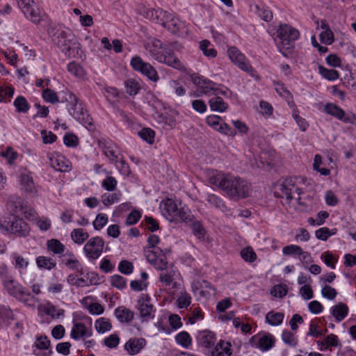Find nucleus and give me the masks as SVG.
I'll return each instance as SVG.
<instances>
[{"label":"nucleus","mask_w":356,"mask_h":356,"mask_svg":"<svg viewBox=\"0 0 356 356\" xmlns=\"http://www.w3.org/2000/svg\"><path fill=\"white\" fill-rule=\"evenodd\" d=\"M144 254L147 261L156 269L163 271L167 269L168 259L161 248H144Z\"/></svg>","instance_id":"9d476101"},{"label":"nucleus","mask_w":356,"mask_h":356,"mask_svg":"<svg viewBox=\"0 0 356 356\" xmlns=\"http://www.w3.org/2000/svg\"><path fill=\"white\" fill-rule=\"evenodd\" d=\"M13 320L14 314L13 310L8 306L0 305V323L8 325Z\"/></svg>","instance_id":"2f4dec72"},{"label":"nucleus","mask_w":356,"mask_h":356,"mask_svg":"<svg viewBox=\"0 0 356 356\" xmlns=\"http://www.w3.org/2000/svg\"><path fill=\"white\" fill-rule=\"evenodd\" d=\"M164 17L163 22L160 24L172 33L176 34L184 27V24L174 14L166 11V16Z\"/></svg>","instance_id":"6ab92c4d"},{"label":"nucleus","mask_w":356,"mask_h":356,"mask_svg":"<svg viewBox=\"0 0 356 356\" xmlns=\"http://www.w3.org/2000/svg\"><path fill=\"white\" fill-rule=\"evenodd\" d=\"M176 342L185 348H188L192 344V339L190 334L186 332L182 331L177 334L175 337Z\"/></svg>","instance_id":"58836bf2"},{"label":"nucleus","mask_w":356,"mask_h":356,"mask_svg":"<svg viewBox=\"0 0 356 356\" xmlns=\"http://www.w3.org/2000/svg\"><path fill=\"white\" fill-rule=\"evenodd\" d=\"M42 96L45 102L51 104H56L60 102L57 93L49 88H46L43 90Z\"/></svg>","instance_id":"a18cd8bd"},{"label":"nucleus","mask_w":356,"mask_h":356,"mask_svg":"<svg viewBox=\"0 0 356 356\" xmlns=\"http://www.w3.org/2000/svg\"><path fill=\"white\" fill-rule=\"evenodd\" d=\"M241 257L248 262H254L257 259V254L251 247H246L241 252Z\"/></svg>","instance_id":"603ef678"},{"label":"nucleus","mask_w":356,"mask_h":356,"mask_svg":"<svg viewBox=\"0 0 356 356\" xmlns=\"http://www.w3.org/2000/svg\"><path fill=\"white\" fill-rule=\"evenodd\" d=\"M63 142L67 147H75L78 145L79 138L75 134L67 133L63 137Z\"/></svg>","instance_id":"052dcab7"},{"label":"nucleus","mask_w":356,"mask_h":356,"mask_svg":"<svg viewBox=\"0 0 356 356\" xmlns=\"http://www.w3.org/2000/svg\"><path fill=\"white\" fill-rule=\"evenodd\" d=\"M334 233V232H332L329 228L325 227L317 229L315 232V235L318 239L326 241L330 236H332Z\"/></svg>","instance_id":"e2e57ef3"},{"label":"nucleus","mask_w":356,"mask_h":356,"mask_svg":"<svg viewBox=\"0 0 356 356\" xmlns=\"http://www.w3.org/2000/svg\"><path fill=\"white\" fill-rule=\"evenodd\" d=\"M191 79L195 85L201 88V91L203 94H213L214 95H222L224 96H229L231 94V91L227 88H218L217 83L197 74H191Z\"/></svg>","instance_id":"0eeeda50"},{"label":"nucleus","mask_w":356,"mask_h":356,"mask_svg":"<svg viewBox=\"0 0 356 356\" xmlns=\"http://www.w3.org/2000/svg\"><path fill=\"white\" fill-rule=\"evenodd\" d=\"M216 334L208 330L200 331L197 335V341L199 346L205 348V352H209L216 343Z\"/></svg>","instance_id":"a211bd4d"},{"label":"nucleus","mask_w":356,"mask_h":356,"mask_svg":"<svg viewBox=\"0 0 356 356\" xmlns=\"http://www.w3.org/2000/svg\"><path fill=\"white\" fill-rule=\"evenodd\" d=\"M277 33L280 39V42L277 44V47L284 56H287L294 47V41L299 38L300 33L295 28L283 24L280 25Z\"/></svg>","instance_id":"423d86ee"},{"label":"nucleus","mask_w":356,"mask_h":356,"mask_svg":"<svg viewBox=\"0 0 356 356\" xmlns=\"http://www.w3.org/2000/svg\"><path fill=\"white\" fill-rule=\"evenodd\" d=\"M140 13L146 19L159 24L163 22L164 16H166V11L161 9H153L146 7H143Z\"/></svg>","instance_id":"412c9836"},{"label":"nucleus","mask_w":356,"mask_h":356,"mask_svg":"<svg viewBox=\"0 0 356 356\" xmlns=\"http://www.w3.org/2000/svg\"><path fill=\"white\" fill-rule=\"evenodd\" d=\"M95 327L97 332L104 333L111 330L112 325L108 319L102 317L95 321Z\"/></svg>","instance_id":"a19ab883"},{"label":"nucleus","mask_w":356,"mask_h":356,"mask_svg":"<svg viewBox=\"0 0 356 356\" xmlns=\"http://www.w3.org/2000/svg\"><path fill=\"white\" fill-rule=\"evenodd\" d=\"M103 93L109 102H112L119 95L118 90L115 88L112 87L105 88Z\"/></svg>","instance_id":"774afa93"},{"label":"nucleus","mask_w":356,"mask_h":356,"mask_svg":"<svg viewBox=\"0 0 356 356\" xmlns=\"http://www.w3.org/2000/svg\"><path fill=\"white\" fill-rule=\"evenodd\" d=\"M191 302V297L188 293H184L177 299L178 307L181 309L187 308Z\"/></svg>","instance_id":"69168bd1"},{"label":"nucleus","mask_w":356,"mask_h":356,"mask_svg":"<svg viewBox=\"0 0 356 356\" xmlns=\"http://www.w3.org/2000/svg\"><path fill=\"white\" fill-rule=\"evenodd\" d=\"M300 177H289L283 181H278L275 186V196L280 198H286L290 202L293 198V194L300 195L302 191L300 184L302 182Z\"/></svg>","instance_id":"39448f33"},{"label":"nucleus","mask_w":356,"mask_h":356,"mask_svg":"<svg viewBox=\"0 0 356 356\" xmlns=\"http://www.w3.org/2000/svg\"><path fill=\"white\" fill-rule=\"evenodd\" d=\"M227 54L231 60L241 70L250 74H252L254 72L249 60L236 47H232L229 48Z\"/></svg>","instance_id":"4468645a"},{"label":"nucleus","mask_w":356,"mask_h":356,"mask_svg":"<svg viewBox=\"0 0 356 356\" xmlns=\"http://www.w3.org/2000/svg\"><path fill=\"white\" fill-rule=\"evenodd\" d=\"M211 42L204 40L200 42V48L202 51L204 56L207 57L214 58L217 55V51L213 48H209Z\"/></svg>","instance_id":"49530a36"},{"label":"nucleus","mask_w":356,"mask_h":356,"mask_svg":"<svg viewBox=\"0 0 356 356\" xmlns=\"http://www.w3.org/2000/svg\"><path fill=\"white\" fill-rule=\"evenodd\" d=\"M283 341L289 346L295 347L298 344V339L290 331L284 330L282 334Z\"/></svg>","instance_id":"3c124183"},{"label":"nucleus","mask_w":356,"mask_h":356,"mask_svg":"<svg viewBox=\"0 0 356 356\" xmlns=\"http://www.w3.org/2000/svg\"><path fill=\"white\" fill-rule=\"evenodd\" d=\"M70 236L72 240L76 244H83L89 237L88 232H85L83 229L76 228L74 229Z\"/></svg>","instance_id":"72a5a7b5"},{"label":"nucleus","mask_w":356,"mask_h":356,"mask_svg":"<svg viewBox=\"0 0 356 356\" xmlns=\"http://www.w3.org/2000/svg\"><path fill=\"white\" fill-rule=\"evenodd\" d=\"M70 114L77 121L81 123L88 129L94 127L93 120L88 114V111L84 108L81 104H77L76 107L68 108Z\"/></svg>","instance_id":"2eb2a0df"},{"label":"nucleus","mask_w":356,"mask_h":356,"mask_svg":"<svg viewBox=\"0 0 356 356\" xmlns=\"http://www.w3.org/2000/svg\"><path fill=\"white\" fill-rule=\"evenodd\" d=\"M48 249L54 254H59L64 252L65 245L58 240L52 238L47 241Z\"/></svg>","instance_id":"79ce46f5"},{"label":"nucleus","mask_w":356,"mask_h":356,"mask_svg":"<svg viewBox=\"0 0 356 356\" xmlns=\"http://www.w3.org/2000/svg\"><path fill=\"white\" fill-rule=\"evenodd\" d=\"M145 345L146 341L145 339L131 338L126 342L124 348L129 355H134L139 353Z\"/></svg>","instance_id":"5701e85b"},{"label":"nucleus","mask_w":356,"mask_h":356,"mask_svg":"<svg viewBox=\"0 0 356 356\" xmlns=\"http://www.w3.org/2000/svg\"><path fill=\"white\" fill-rule=\"evenodd\" d=\"M118 181L115 177L108 176L102 181V186L108 191H113L117 187Z\"/></svg>","instance_id":"6e6d98bb"},{"label":"nucleus","mask_w":356,"mask_h":356,"mask_svg":"<svg viewBox=\"0 0 356 356\" xmlns=\"http://www.w3.org/2000/svg\"><path fill=\"white\" fill-rule=\"evenodd\" d=\"M16 110L19 113H26L30 108V104L23 96H18L13 102Z\"/></svg>","instance_id":"ea45409f"},{"label":"nucleus","mask_w":356,"mask_h":356,"mask_svg":"<svg viewBox=\"0 0 356 356\" xmlns=\"http://www.w3.org/2000/svg\"><path fill=\"white\" fill-rule=\"evenodd\" d=\"M208 356H231L232 354L230 343L220 340L209 352H205Z\"/></svg>","instance_id":"aec40b11"},{"label":"nucleus","mask_w":356,"mask_h":356,"mask_svg":"<svg viewBox=\"0 0 356 356\" xmlns=\"http://www.w3.org/2000/svg\"><path fill=\"white\" fill-rule=\"evenodd\" d=\"M115 315L121 323H129L134 318V312L124 307H119L115 309Z\"/></svg>","instance_id":"a878e982"},{"label":"nucleus","mask_w":356,"mask_h":356,"mask_svg":"<svg viewBox=\"0 0 356 356\" xmlns=\"http://www.w3.org/2000/svg\"><path fill=\"white\" fill-rule=\"evenodd\" d=\"M324 111L343 122H345L348 114L341 108L332 103L326 104L324 107Z\"/></svg>","instance_id":"b1692460"},{"label":"nucleus","mask_w":356,"mask_h":356,"mask_svg":"<svg viewBox=\"0 0 356 356\" xmlns=\"http://www.w3.org/2000/svg\"><path fill=\"white\" fill-rule=\"evenodd\" d=\"M193 220V216L191 214L190 209L186 206L178 208L175 215V218H173V221L183 222L185 223L191 222Z\"/></svg>","instance_id":"bb28decb"},{"label":"nucleus","mask_w":356,"mask_h":356,"mask_svg":"<svg viewBox=\"0 0 356 356\" xmlns=\"http://www.w3.org/2000/svg\"><path fill=\"white\" fill-rule=\"evenodd\" d=\"M162 213L165 217L171 222H173L175 215L178 210V206L171 198H166L162 200L161 203Z\"/></svg>","instance_id":"4be33fe9"},{"label":"nucleus","mask_w":356,"mask_h":356,"mask_svg":"<svg viewBox=\"0 0 356 356\" xmlns=\"http://www.w3.org/2000/svg\"><path fill=\"white\" fill-rule=\"evenodd\" d=\"M22 12L26 17L34 24H39L41 21V12L35 3L26 9H24Z\"/></svg>","instance_id":"c85d7f7f"},{"label":"nucleus","mask_w":356,"mask_h":356,"mask_svg":"<svg viewBox=\"0 0 356 356\" xmlns=\"http://www.w3.org/2000/svg\"><path fill=\"white\" fill-rule=\"evenodd\" d=\"M34 346L40 350H47L50 347V341L47 336H39L36 338Z\"/></svg>","instance_id":"bf43d9fd"},{"label":"nucleus","mask_w":356,"mask_h":356,"mask_svg":"<svg viewBox=\"0 0 356 356\" xmlns=\"http://www.w3.org/2000/svg\"><path fill=\"white\" fill-rule=\"evenodd\" d=\"M193 232L198 238H204L205 234V229H204L202 223L200 221H193Z\"/></svg>","instance_id":"0e129e2a"},{"label":"nucleus","mask_w":356,"mask_h":356,"mask_svg":"<svg viewBox=\"0 0 356 356\" xmlns=\"http://www.w3.org/2000/svg\"><path fill=\"white\" fill-rule=\"evenodd\" d=\"M92 333L89 332L83 323H74L71 330L70 337L74 339H79L81 337H90Z\"/></svg>","instance_id":"393cba45"},{"label":"nucleus","mask_w":356,"mask_h":356,"mask_svg":"<svg viewBox=\"0 0 356 356\" xmlns=\"http://www.w3.org/2000/svg\"><path fill=\"white\" fill-rule=\"evenodd\" d=\"M206 122L210 127H213L215 130L219 131V129H222L221 124L222 123V118L216 115H209L206 118Z\"/></svg>","instance_id":"09e8293b"},{"label":"nucleus","mask_w":356,"mask_h":356,"mask_svg":"<svg viewBox=\"0 0 356 356\" xmlns=\"http://www.w3.org/2000/svg\"><path fill=\"white\" fill-rule=\"evenodd\" d=\"M36 264L39 268H43L49 270L54 268L56 266V262L54 259L44 256H40L37 257Z\"/></svg>","instance_id":"f704fd0d"},{"label":"nucleus","mask_w":356,"mask_h":356,"mask_svg":"<svg viewBox=\"0 0 356 356\" xmlns=\"http://www.w3.org/2000/svg\"><path fill=\"white\" fill-rule=\"evenodd\" d=\"M49 165L57 171L68 172L71 170V165L63 155L57 153H49L47 154Z\"/></svg>","instance_id":"f3484780"},{"label":"nucleus","mask_w":356,"mask_h":356,"mask_svg":"<svg viewBox=\"0 0 356 356\" xmlns=\"http://www.w3.org/2000/svg\"><path fill=\"white\" fill-rule=\"evenodd\" d=\"M0 229L5 230L19 237H26L29 234L30 227L22 219L17 217H13L12 220H5L0 224Z\"/></svg>","instance_id":"6e6552de"},{"label":"nucleus","mask_w":356,"mask_h":356,"mask_svg":"<svg viewBox=\"0 0 356 356\" xmlns=\"http://www.w3.org/2000/svg\"><path fill=\"white\" fill-rule=\"evenodd\" d=\"M275 342V337L272 334H268L264 335L259 339V348L262 351H267L274 346Z\"/></svg>","instance_id":"473e14b6"},{"label":"nucleus","mask_w":356,"mask_h":356,"mask_svg":"<svg viewBox=\"0 0 356 356\" xmlns=\"http://www.w3.org/2000/svg\"><path fill=\"white\" fill-rule=\"evenodd\" d=\"M62 97L60 99L61 102H67L68 108L76 107L79 104L78 97L72 92L68 90L62 91Z\"/></svg>","instance_id":"c9c22d12"},{"label":"nucleus","mask_w":356,"mask_h":356,"mask_svg":"<svg viewBox=\"0 0 356 356\" xmlns=\"http://www.w3.org/2000/svg\"><path fill=\"white\" fill-rule=\"evenodd\" d=\"M3 285L8 293L26 306H34L38 299L11 276L1 273Z\"/></svg>","instance_id":"20e7f679"},{"label":"nucleus","mask_w":356,"mask_h":356,"mask_svg":"<svg viewBox=\"0 0 356 356\" xmlns=\"http://www.w3.org/2000/svg\"><path fill=\"white\" fill-rule=\"evenodd\" d=\"M318 70L319 74L329 81H335L339 77V72L335 70L327 69L322 65H319Z\"/></svg>","instance_id":"4c0bfd02"},{"label":"nucleus","mask_w":356,"mask_h":356,"mask_svg":"<svg viewBox=\"0 0 356 356\" xmlns=\"http://www.w3.org/2000/svg\"><path fill=\"white\" fill-rule=\"evenodd\" d=\"M127 92L130 95H136L140 90L139 83L134 79H128L125 82Z\"/></svg>","instance_id":"de8ad7c7"},{"label":"nucleus","mask_w":356,"mask_h":356,"mask_svg":"<svg viewBox=\"0 0 356 356\" xmlns=\"http://www.w3.org/2000/svg\"><path fill=\"white\" fill-rule=\"evenodd\" d=\"M67 71L72 75L81 78L84 76L85 72L82 67L77 63L72 61L67 65Z\"/></svg>","instance_id":"37998d69"},{"label":"nucleus","mask_w":356,"mask_h":356,"mask_svg":"<svg viewBox=\"0 0 356 356\" xmlns=\"http://www.w3.org/2000/svg\"><path fill=\"white\" fill-rule=\"evenodd\" d=\"M98 145L109 161L117 165L121 156L119 148L112 141L106 139L99 140Z\"/></svg>","instance_id":"dca6fc26"},{"label":"nucleus","mask_w":356,"mask_h":356,"mask_svg":"<svg viewBox=\"0 0 356 356\" xmlns=\"http://www.w3.org/2000/svg\"><path fill=\"white\" fill-rule=\"evenodd\" d=\"M102 202L106 207L111 205L115 202H118L120 200L119 195L117 193H105L102 196Z\"/></svg>","instance_id":"680f3d73"},{"label":"nucleus","mask_w":356,"mask_h":356,"mask_svg":"<svg viewBox=\"0 0 356 356\" xmlns=\"http://www.w3.org/2000/svg\"><path fill=\"white\" fill-rule=\"evenodd\" d=\"M284 314L282 312H275L273 311L269 312L266 316V321L271 325H280L284 319Z\"/></svg>","instance_id":"e433bc0d"},{"label":"nucleus","mask_w":356,"mask_h":356,"mask_svg":"<svg viewBox=\"0 0 356 356\" xmlns=\"http://www.w3.org/2000/svg\"><path fill=\"white\" fill-rule=\"evenodd\" d=\"M47 32L65 56L71 58L79 56L81 44L71 30L60 25H50Z\"/></svg>","instance_id":"f03ea898"},{"label":"nucleus","mask_w":356,"mask_h":356,"mask_svg":"<svg viewBox=\"0 0 356 356\" xmlns=\"http://www.w3.org/2000/svg\"><path fill=\"white\" fill-rule=\"evenodd\" d=\"M108 222V216L105 213H99L93 221L92 225L96 230H100Z\"/></svg>","instance_id":"5fc2aeb1"},{"label":"nucleus","mask_w":356,"mask_h":356,"mask_svg":"<svg viewBox=\"0 0 356 356\" xmlns=\"http://www.w3.org/2000/svg\"><path fill=\"white\" fill-rule=\"evenodd\" d=\"M210 108L213 111L224 112L228 108V104L218 95L211 98L209 101Z\"/></svg>","instance_id":"c756f323"},{"label":"nucleus","mask_w":356,"mask_h":356,"mask_svg":"<svg viewBox=\"0 0 356 356\" xmlns=\"http://www.w3.org/2000/svg\"><path fill=\"white\" fill-rule=\"evenodd\" d=\"M130 65L134 70L146 76L149 80L154 82H156L159 80V76L156 70L149 63L143 61L140 56H136L133 57Z\"/></svg>","instance_id":"f8f14e48"},{"label":"nucleus","mask_w":356,"mask_h":356,"mask_svg":"<svg viewBox=\"0 0 356 356\" xmlns=\"http://www.w3.org/2000/svg\"><path fill=\"white\" fill-rule=\"evenodd\" d=\"M111 284L113 287L122 290L127 286V280L121 275H114L111 277Z\"/></svg>","instance_id":"864d4df0"},{"label":"nucleus","mask_w":356,"mask_h":356,"mask_svg":"<svg viewBox=\"0 0 356 356\" xmlns=\"http://www.w3.org/2000/svg\"><path fill=\"white\" fill-rule=\"evenodd\" d=\"M256 12L257 15L264 21L270 22L273 19L272 12L264 6L256 5Z\"/></svg>","instance_id":"c03bdc74"},{"label":"nucleus","mask_w":356,"mask_h":356,"mask_svg":"<svg viewBox=\"0 0 356 356\" xmlns=\"http://www.w3.org/2000/svg\"><path fill=\"white\" fill-rule=\"evenodd\" d=\"M139 136L149 144H152L154 142V131L150 128H143L138 132Z\"/></svg>","instance_id":"8fccbe9b"},{"label":"nucleus","mask_w":356,"mask_h":356,"mask_svg":"<svg viewBox=\"0 0 356 356\" xmlns=\"http://www.w3.org/2000/svg\"><path fill=\"white\" fill-rule=\"evenodd\" d=\"M175 275V272L171 270L168 271L166 269L165 272H162L159 275V280L165 286H170L173 283V276Z\"/></svg>","instance_id":"4d7b16f0"},{"label":"nucleus","mask_w":356,"mask_h":356,"mask_svg":"<svg viewBox=\"0 0 356 356\" xmlns=\"http://www.w3.org/2000/svg\"><path fill=\"white\" fill-rule=\"evenodd\" d=\"M209 182L234 199L247 197L250 191V185L245 180L220 171L211 173Z\"/></svg>","instance_id":"f257e3e1"},{"label":"nucleus","mask_w":356,"mask_h":356,"mask_svg":"<svg viewBox=\"0 0 356 356\" xmlns=\"http://www.w3.org/2000/svg\"><path fill=\"white\" fill-rule=\"evenodd\" d=\"M19 181L21 189L24 192L32 195H38L39 186L34 182L31 172L27 169L21 170L19 175Z\"/></svg>","instance_id":"ddd939ff"},{"label":"nucleus","mask_w":356,"mask_h":356,"mask_svg":"<svg viewBox=\"0 0 356 356\" xmlns=\"http://www.w3.org/2000/svg\"><path fill=\"white\" fill-rule=\"evenodd\" d=\"M145 49L159 63H165L176 70H185L184 65L172 52L168 51L167 45L161 40L153 38L146 44Z\"/></svg>","instance_id":"7ed1b4c3"},{"label":"nucleus","mask_w":356,"mask_h":356,"mask_svg":"<svg viewBox=\"0 0 356 356\" xmlns=\"http://www.w3.org/2000/svg\"><path fill=\"white\" fill-rule=\"evenodd\" d=\"M348 313V306L342 302H340L331 308V314L338 322L343 321L347 316Z\"/></svg>","instance_id":"cd10ccee"},{"label":"nucleus","mask_w":356,"mask_h":356,"mask_svg":"<svg viewBox=\"0 0 356 356\" xmlns=\"http://www.w3.org/2000/svg\"><path fill=\"white\" fill-rule=\"evenodd\" d=\"M134 265L127 260H122L120 262L118 266V270L124 275H129L133 272Z\"/></svg>","instance_id":"13d9d810"},{"label":"nucleus","mask_w":356,"mask_h":356,"mask_svg":"<svg viewBox=\"0 0 356 356\" xmlns=\"http://www.w3.org/2000/svg\"><path fill=\"white\" fill-rule=\"evenodd\" d=\"M207 201L211 207H213L222 212L228 211L222 199L215 194H209L207 197Z\"/></svg>","instance_id":"7c9ffc66"},{"label":"nucleus","mask_w":356,"mask_h":356,"mask_svg":"<svg viewBox=\"0 0 356 356\" xmlns=\"http://www.w3.org/2000/svg\"><path fill=\"white\" fill-rule=\"evenodd\" d=\"M104 241L99 236L90 238L83 247L86 257L91 261L97 259L103 252Z\"/></svg>","instance_id":"9b49d317"},{"label":"nucleus","mask_w":356,"mask_h":356,"mask_svg":"<svg viewBox=\"0 0 356 356\" xmlns=\"http://www.w3.org/2000/svg\"><path fill=\"white\" fill-rule=\"evenodd\" d=\"M136 309L139 312L142 321H149L154 318L156 309L151 303V297L148 294L142 293L137 300Z\"/></svg>","instance_id":"1a4fd4ad"},{"label":"nucleus","mask_w":356,"mask_h":356,"mask_svg":"<svg viewBox=\"0 0 356 356\" xmlns=\"http://www.w3.org/2000/svg\"><path fill=\"white\" fill-rule=\"evenodd\" d=\"M320 40L321 42L326 44H331L334 40V33L330 30H325L320 34Z\"/></svg>","instance_id":"338daca9"}]
</instances>
